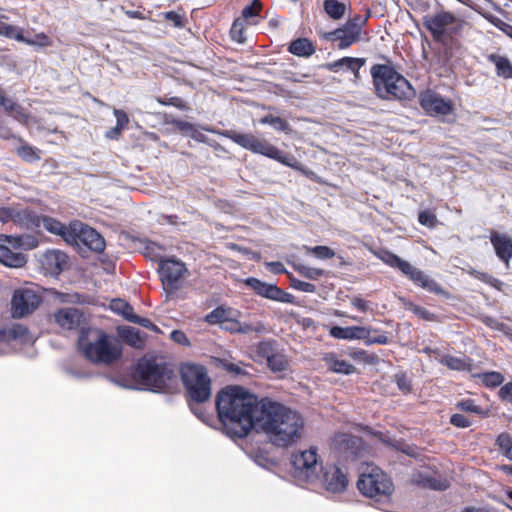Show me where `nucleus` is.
Returning a JSON list of instances; mask_svg holds the SVG:
<instances>
[{
    "label": "nucleus",
    "instance_id": "obj_1",
    "mask_svg": "<svg viewBox=\"0 0 512 512\" xmlns=\"http://www.w3.org/2000/svg\"><path fill=\"white\" fill-rule=\"evenodd\" d=\"M216 409L225 433L244 438L258 425L262 399L241 386H229L218 393Z\"/></svg>",
    "mask_w": 512,
    "mask_h": 512
},
{
    "label": "nucleus",
    "instance_id": "obj_2",
    "mask_svg": "<svg viewBox=\"0 0 512 512\" xmlns=\"http://www.w3.org/2000/svg\"><path fill=\"white\" fill-rule=\"evenodd\" d=\"M260 412L257 428L275 447L287 448L301 439L304 419L298 411L282 403L263 398Z\"/></svg>",
    "mask_w": 512,
    "mask_h": 512
},
{
    "label": "nucleus",
    "instance_id": "obj_3",
    "mask_svg": "<svg viewBox=\"0 0 512 512\" xmlns=\"http://www.w3.org/2000/svg\"><path fill=\"white\" fill-rule=\"evenodd\" d=\"M291 464L298 477H303L309 482L319 479L329 493H342L348 486L347 473L336 465L323 466L315 447L293 453Z\"/></svg>",
    "mask_w": 512,
    "mask_h": 512
},
{
    "label": "nucleus",
    "instance_id": "obj_4",
    "mask_svg": "<svg viewBox=\"0 0 512 512\" xmlns=\"http://www.w3.org/2000/svg\"><path fill=\"white\" fill-rule=\"evenodd\" d=\"M78 350L90 363L113 366L123 356L121 340L98 328H83L78 337Z\"/></svg>",
    "mask_w": 512,
    "mask_h": 512
},
{
    "label": "nucleus",
    "instance_id": "obj_5",
    "mask_svg": "<svg viewBox=\"0 0 512 512\" xmlns=\"http://www.w3.org/2000/svg\"><path fill=\"white\" fill-rule=\"evenodd\" d=\"M375 94L382 100L410 101L416 91L391 64H374L370 69Z\"/></svg>",
    "mask_w": 512,
    "mask_h": 512
},
{
    "label": "nucleus",
    "instance_id": "obj_6",
    "mask_svg": "<svg viewBox=\"0 0 512 512\" xmlns=\"http://www.w3.org/2000/svg\"><path fill=\"white\" fill-rule=\"evenodd\" d=\"M180 374L191 411L206 422L205 413L198 408V405L208 401L212 394L211 379L206 367L195 363H184L181 365Z\"/></svg>",
    "mask_w": 512,
    "mask_h": 512
},
{
    "label": "nucleus",
    "instance_id": "obj_7",
    "mask_svg": "<svg viewBox=\"0 0 512 512\" xmlns=\"http://www.w3.org/2000/svg\"><path fill=\"white\" fill-rule=\"evenodd\" d=\"M223 135L246 150L276 160L288 167L301 171L310 179L318 181V177L313 171L303 168L293 156L285 154L265 139H260L250 133H239L234 130H227Z\"/></svg>",
    "mask_w": 512,
    "mask_h": 512
},
{
    "label": "nucleus",
    "instance_id": "obj_8",
    "mask_svg": "<svg viewBox=\"0 0 512 512\" xmlns=\"http://www.w3.org/2000/svg\"><path fill=\"white\" fill-rule=\"evenodd\" d=\"M133 380L144 389L170 391L177 385V375L165 363L140 359L132 372Z\"/></svg>",
    "mask_w": 512,
    "mask_h": 512
},
{
    "label": "nucleus",
    "instance_id": "obj_9",
    "mask_svg": "<svg viewBox=\"0 0 512 512\" xmlns=\"http://www.w3.org/2000/svg\"><path fill=\"white\" fill-rule=\"evenodd\" d=\"M379 258L392 268L399 269L406 277H408L415 285L425 289L428 292L435 294H442L444 291L442 287L423 271L417 269L409 262L401 259L399 256L389 252L383 251Z\"/></svg>",
    "mask_w": 512,
    "mask_h": 512
},
{
    "label": "nucleus",
    "instance_id": "obj_10",
    "mask_svg": "<svg viewBox=\"0 0 512 512\" xmlns=\"http://www.w3.org/2000/svg\"><path fill=\"white\" fill-rule=\"evenodd\" d=\"M357 487L363 495L375 498L376 501L388 499L393 491L390 478L378 467H372L369 473L361 474Z\"/></svg>",
    "mask_w": 512,
    "mask_h": 512
},
{
    "label": "nucleus",
    "instance_id": "obj_11",
    "mask_svg": "<svg viewBox=\"0 0 512 512\" xmlns=\"http://www.w3.org/2000/svg\"><path fill=\"white\" fill-rule=\"evenodd\" d=\"M463 21L448 11H441L431 16H426L424 26L430 31L435 40H442L444 36L459 32Z\"/></svg>",
    "mask_w": 512,
    "mask_h": 512
},
{
    "label": "nucleus",
    "instance_id": "obj_12",
    "mask_svg": "<svg viewBox=\"0 0 512 512\" xmlns=\"http://www.w3.org/2000/svg\"><path fill=\"white\" fill-rule=\"evenodd\" d=\"M378 330L365 326L340 327L333 326L330 329V335L336 339L344 340H363L366 345L388 343V337L385 333L372 336L371 333H377Z\"/></svg>",
    "mask_w": 512,
    "mask_h": 512
},
{
    "label": "nucleus",
    "instance_id": "obj_13",
    "mask_svg": "<svg viewBox=\"0 0 512 512\" xmlns=\"http://www.w3.org/2000/svg\"><path fill=\"white\" fill-rule=\"evenodd\" d=\"M331 450L337 458L349 461L361 456L364 446L360 437L349 433H338L332 440Z\"/></svg>",
    "mask_w": 512,
    "mask_h": 512
},
{
    "label": "nucleus",
    "instance_id": "obj_14",
    "mask_svg": "<svg viewBox=\"0 0 512 512\" xmlns=\"http://www.w3.org/2000/svg\"><path fill=\"white\" fill-rule=\"evenodd\" d=\"M185 264L175 259L161 260L159 275L165 291L172 293L181 287V280L187 273Z\"/></svg>",
    "mask_w": 512,
    "mask_h": 512
},
{
    "label": "nucleus",
    "instance_id": "obj_15",
    "mask_svg": "<svg viewBox=\"0 0 512 512\" xmlns=\"http://www.w3.org/2000/svg\"><path fill=\"white\" fill-rule=\"evenodd\" d=\"M41 301V296L32 289L20 288L15 290L11 299L12 317L19 319L33 313Z\"/></svg>",
    "mask_w": 512,
    "mask_h": 512
},
{
    "label": "nucleus",
    "instance_id": "obj_16",
    "mask_svg": "<svg viewBox=\"0 0 512 512\" xmlns=\"http://www.w3.org/2000/svg\"><path fill=\"white\" fill-rule=\"evenodd\" d=\"M71 229L74 238L71 244L81 242L94 252L100 253L104 251L105 240L95 229L80 221H72Z\"/></svg>",
    "mask_w": 512,
    "mask_h": 512
},
{
    "label": "nucleus",
    "instance_id": "obj_17",
    "mask_svg": "<svg viewBox=\"0 0 512 512\" xmlns=\"http://www.w3.org/2000/svg\"><path fill=\"white\" fill-rule=\"evenodd\" d=\"M420 106L433 117H445L453 113L452 101L431 90L420 95Z\"/></svg>",
    "mask_w": 512,
    "mask_h": 512
},
{
    "label": "nucleus",
    "instance_id": "obj_18",
    "mask_svg": "<svg viewBox=\"0 0 512 512\" xmlns=\"http://www.w3.org/2000/svg\"><path fill=\"white\" fill-rule=\"evenodd\" d=\"M257 352L266 360L267 366L273 373H283L289 369L288 357L277 349L274 341L260 342Z\"/></svg>",
    "mask_w": 512,
    "mask_h": 512
},
{
    "label": "nucleus",
    "instance_id": "obj_19",
    "mask_svg": "<svg viewBox=\"0 0 512 512\" xmlns=\"http://www.w3.org/2000/svg\"><path fill=\"white\" fill-rule=\"evenodd\" d=\"M245 285L251 288L256 294L281 303H293L294 296L283 291L274 284L262 282L261 280L250 277L245 280Z\"/></svg>",
    "mask_w": 512,
    "mask_h": 512
},
{
    "label": "nucleus",
    "instance_id": "obj_20",
    "mask_svg": "<svg viewBox=\"0 0 512 512\" xmlns=\"http://www.w3.org/2000/svg\"><path fill=\"white\" fill-rule=\"evenodd\" d=\"M324 39L330 42H337L339 49H346L360 40V34L346 24L333 31L324 34Z\"/></svg>",
    "mask_w": 512,
    "mask_h": 512
},
{
    "label": "nucleus",
    "instance_id": "obj_21",
    "mask_svg": "<svg viewBox=\"0 0 512 512\" xmlns=\"http://www.w3.org/2000/svg\"><path fill=\"white\" fill-rule=\"evenodd\" d=\"M490 241L497 257L508 265L512 258V238L507 234L492 231Z\"/></svg>",
    "mask_w": 512,
    "mask_h": 512
},
{
    "label": "nucleus",
    "instance_id": "obj_22",
    "mask_svg": "<svg viewBox=\"0 0 512 512\" xmlns=\"http://www.w3.org/2000/svg\"><path fill=\"white\" fill-rule=\"evenodd\" d=\"M240 316L230 317L221 328L230 333L249 334L252 332L262 333L265 327L261 322H241Z\"/></svg>",
    "mask_w": 512,
    "mask_h": 512
},
{
    "label": "nucleus",
    "instance_id": "obj_23",
    "mask_svg": "<svg viewBox=\"0 0 512 512\" xmlns=\"http://www.w3.org/2000/svg\"><path fill=\"white\" fill-rule=\"evenodd\" d=\"M68 264V256L59 250L47 251L44 254L43 265L51 275H59Z\"/></svg>",
    "mask_w": 512,
    "mask_h": 512
},
{
    "label": "nucleus",
    "instance_id": "obj_24",
    "mask_svg": "<svg viewBox=\"0 0 512 512\" xmlns=\"http://www.w3.org/2000/svg\"><path fill=\"white\" fill-rule=\"evenodd\" d=\"M82 319V313L74 307L62 308L55 314V321L67 330L76 329Z\"/></svg>",
    "mask_w": 512,
    "mask_h": 512
},
{
    "label": "nucleus",
    "instance_id": "obj_25",
    "mask_svg": "<svg viewBox=\"0 0 512 512\" xmlns=\"http://www.w3.org/2000/svg\"><path fill=\"white\" fill-rule=\"evenodd\" d=\"M0 106L3 110L16 121L27 124L29 121V115L26 110L13 99L9 98L4 94L0 100Z\"/></svg>",
    "mask_w": 512,
    "mask_h": 512
},
{
    "label": "nucleus",
    "instance_id": "obj_26",
    "mask_svg": "<svg viewBox=\"0 0 512 512\" xmlns=\"http://www.w3.org/2000/svg\"><path fill=\"white\" fill-rule=\"evenodd\" d=\"M42 226L50 233L61 236L67 243H72L74 240L71 223L66 226L52 217L45 216L42 218Z\"/></svg>",
    "mask_w": 512,
    "mask_h": 512
},
{
    "label": "nucleus",
    "instance_id": "obj_27",
    "mask_svg": "<svg viewBox=\"0 0 512 512\" xmlns=\"http://www.w3.org/2000/svg\"><path fill=\"white\" fill-rule=\"evenodd\" d=\"M26 256L21 252H15L11 246L0 244V263L11 268H20L26 264Z\"/></svg>",
    "mask_w": 512,
    "mask_h": 512
},
{
    "label": "nucleus",
    "instance_id": "obj_28",
    "mask_svg": "<svg viewBox=\"0 0 512 512\" xmlns=\"http://www.w3.org/2000/svg\"><path fill=\"white\" fill-rule=\"evenodd\" d=\"M364 64V58L343 57L327 64V68L333 72H338L340 69L345 68L350 70L354 74L355 78H359V70Z\"/></svg>",
    "mask_w": 512,
    "mask_h": 512
},
{
    "label": "nucleus",
    "instance_id": "obj_29",
    "mask_svg": "<svg viewBox=\"0 0 512 512\" xmlns=\"http://www.w3.org/2000/svg\"><path fill=\"white\" fill-rule=\"evenodd\" d=\"M378 439L385 445L410 456L416 457L418 455L417 447L415 445L408 444L403 440H397L392 438L386 433L378 432L375 434Z\"/></svg>",
    "mask_w": 512,
    "mask_h": 512
},
{
    "label": "nucleus",
    "instance_id": "obj_30",
    "mask_svg": "<svg viewBox=\"0 0 512 512\" xmlns=\"http://www.w3.org/2000/svg\"><path fill=\"white\" fill-rule=\"evenodd\" d=\"M241 312L224 306H218L205 316V321L209 324H219L222 326L230 317L240 316Z\"/></svg>",
    "mask_w": 512,
    "mask_h": 512
},
{
    "label": "nucleus",
    "instance_id": "obj_31",
    "mask_svg": "<svg viewBox=\"0 0 512 512\" xmlns=\"http://www.w3.org/2000/svg\"><path fill=\"white\" fill-rule=\"evenodd\" d=\"M119 337L133 348H142L144 346V337L139 329L130 326H122L118 328Z\"/></svg>",
    "mask_w": 512,
    "mask_h": 512
},
{
    "label": "nucleus",
    "instance_id": "obj_32",
    "mask_svg": "<svg viewBox=\"0 0 512 512\" xmlns=\"http://www.w3.org/2000/svg\"><path fill=\"white\" fill-rule=\"evenodd\" d=\"M328 369L335 373L349 375L355 372L356 368L351 363L339 359L334 353H329L324 357Z\"/></svg>",
    "mask_w": 512,
    "mask_h": 512
},
{
    "label": "nucleus",
    "instance_id": "obj_33",
    "mask_svg": "<svg viewBox=\"0 0 512 512\" xmlns=\"http://www.w3.org/2000/svg\"><path fill=\"white\" fill-rule=\"evenodd\" d=\"M487 59L495 65L498 76L505 79L512 78V63L507 57L498 54H489Z\"/></svg>",
    "mask_w": 512,
    "mask_h": 512
},
{
    "label": "nucleus",
    "instance_id": "obj_34",
    "mask_svg": "<svg viewBox=\"0 0 512 512\" xmlns=\"http://www.w3.org/2000/svg\"><path fill=\"white\" fill-rule=\"evenodd\" d=\"M2 237L8 242V244L15 249L21 248L24 250L33 249L38 245V240L36 237L28 234L18 235V236H7L2 235Z\"/></svg>",
    "mask_w": 512,
    "mask_h": 512
},
{
    "label": "nucleus",
    "instance_id": "obj_35",
    "mask_svg": "<svg viewBox=\"0 0 512 512\" xmlns=\"http://www.w3.org/2000/svg\"><path fill=\"white\" fill-rule=\"evenodd\" d=\"M440 363L447 366L451 370L470 371L472 368V360L466 356L456 357L444 355L440 359Z\"/></svg>",
    "mask_w": 512,
    "mask_h": 512
},
{
    "label": "nucleus",
    "instance_id": "obj_36",
    "mask_svg": "<svg viewBox=\"0 0 512 512\" xmlns=\"http://www.w3.org/2000/svg\"><path fill=\"white\" fill-rule=\"evenodd\" d=\"M288 50L290 53L299 57H310L315 53L313 43L307 38H298L292 41Z\"/></svg>",
    "mask_w": 512,
    "mask_h": 512
},
{
    "label": "nucleus",
    "instance_id": "obj_37",
    "mask_svg": "<svg viewBox=\"0 0 512 512\" xmlns=\"http://www.w3.org/2000/svg\"><path fill=\"white\" fill-rule=\"evenodd\" d=\"M420 479L418 483L421 484L424 488H429L436 491H443L449 488V481L445 478H442L439 475H419Z\"/></svg>",
    "mask_w": 512,
    "mask_h": 512
},
{
    "label": "nucleus",
    "instance_id": "obj_38",
    "mask_svg": "<svg viewBox=\"0 0 512 512\" xmlns=\"http://www.w3.org/2000/svg\"><path fill=\"white\" fill-rule=\"evenodd\" d=\"M28 334V329L21 324H13L12 326L0 330V342H10L12 340H21Z\"/></svg>",
    "mask_w": 512,
    "mask_h": 512
},
{
    "label": "nucleus",
    "instance_id": "obj_39",
    "mask_svg": "<svg viewBox=\"0 0 512 512\" xmlns=\"http://www.w3.org/2000/svg\"><path fill=\"white\" fill-rule=\"evenodd\" d=\"M323 7L327 15L334 19H341L346 11V5L338 0H324Z\"/></svg>",
    "mask_w": 512,
    "mask_h": 512
},
{
    "label": "nucleus",
    "instance_id": "obj_40",
    "mask_svg": "<svg viewBox=\"0 0 512 512\" xmlns=\"http://www.w3.org/2000/svg\"><path fill=\"white\" fill-rule=\"evenodd\" d=\"M474 377L478 378L488 388L498 387L504 381L503 375L497 371L479 373L474 375Z\"/></svg>",
    "mask_w": 512,
    "mask_h": 512
},
{
    "label": "nucleus",
    "instance_id": "obj_41",
    "mask_svg": "<svg viewBox=\"0 0 512 512\" xmlns=\"http://www.w3.org/2000/svg\"><path fill=\"white\" fill-rule=\"evenodd\" d=\"M223 368L232 376L238 379H243L245 377H248L250 375V372L248 371V368H251L250 365H245L241 362L234 363V362H223Z\"/></svg>",
    "mask_w": 512,
    "mask_h": 512
},
{
    "label": "nucleus",
    "instance_id": "obj_42",
    "mask_svg": "<svg viewBox=\"0 0 512 512\" xmlns=\"http://www.w3.org/2000/svg\"><path fill=\"white\" fill-rule=\"evenodd\" d=\"M109 306L113 312L121 315L127 321L134 313L133 307L122 299H113Z\"/></svg>",
    "mask_w": 512,
    "mask_h": 512
},
{
    "label": "nucleus",
    "instance_id": "obj_43",
    "mask_svg": "<svg viewBox=\"0 0 512 512\" xmlns=\"http://www.w3.org/2000/svg\"><path fill=\"white\" fill-rule=\"evenodd\" d=\"M141 244L143 245V253L146 257L154 261L161 258L164 252V248L161 245L149 240H143Z\"/></svg>",
    "mask_w": 512,
    "mask_h": 512
},
{
    "label": "nucleus",
    "instance_id": "obj_44",
    "mask_svg": "<svg viewBox=\"0 0 512 512\" xmlns=\"http://www.w3.org/2000/svg\"><path fill=\"white\" fill-rule=\"evenodd\" d=\"M259 122L261 124L270 125L275 130H278V131H284V132L290 131V126H289L288 122L278 116H273V115L269 114V115L262 117L259 120Z\"/></svg>",
    "mask_w": 512,
    "mask_h": 512
},
{
    "label": "nucleus",
    "instance_id": "obj_45",
    "mask_svg": "<svg viewBox=\"0 0 512 512\" xmlns=\"http://www.w3.org/2000/svg\"><path fill=\"white\" fill-rule=\"evenodd\" d=\"M294 268L301 276L310 280H317L325 273L323 269L312 268L302 264L294 265Z\"/></svg>",
    "mask_w": 512,
    "mask_h": 512
},
{
    "label": "nucleus",
    "instance_id": "obj_46",
    "mask_svg": "<svg viewBox=\"0 0 512 512\" xmlns=\"http://www.w3.org/2000/svg\"><path fill=\"white\" fill-rule=\"evenodd\" d=\"M0 35H4L9 38L16 39L17 41L24 42L26 44H33L29 38L23 36V33L20 29L13 25L6 24L3 31H0Z\"/></svg>",
    "mask_w": 512,
    "mask_h": 512
},
{
    "label": "nucleus",
    "instance_id": "obj_47",
    "mask_svg": "<svg viewBox=\"0 0 512 512\" xmlns=\"http://www.w3.org/2000/svg\"><path fill=\"white\" fill-rule=\"evenodd\" d=\"M306 252L314 255L319 259H330L335 256V252L328 246H315V247H305Z\"/></svg>",
    "mask_w": 512,
    "mask_h": 512
},
{
    "label": "nucleus",
    "instance_id": "obj_48",
    "mask_svg": "<svg viewBox=\"0 0 512 512\" xmlns=\"http://www.w3.org/2000/svg\"><path fill=\"white\" fill-rule=\"evenodd\" d=\"M496 444L499 449L502 451V454L507 457L512 452V437L510 434L503 432L498 435L496 439Z\"/></svg>",
    "mask_w": 512,
    "mask_h": 512
},
{
    "label": "nucleus",
    "instance_id": "obj_49",
    "mask_svg": "<svg viewBox=\"0 0 512 512\" xmlns=\"http://www.w3.org/2000/svg\"><path fill=\"white\" fill-rule=\"evenodd\" d=\"M17 153L22 159H24L25 161H28V162H33V161L39 160V158H40L38 156L36 150L29 145L20 146L17 149Z\"/></svg>",
    "mask_w": 512,
    "mask_h": 512
},
{
    "label": "nucleus",
    "instance_id": "obj_50",
    "mask_svg": "<svg viewBox=\"0 0 512 512\" xmlns=\"http://www.w3.org/2000/svg\"><path fill=\"white\" fill-rule=\"evenodd\" d=\"M291 286L301 292L305 293H314L316 291V286L312 283L301 281L294 277H290Z\"/></svg>",
    "mask_w": 512,
    "mask_h": 512
},
{
    "label": "nucleus",
    "instance_id": "obj_51",
    "mask_svg": "<svg viewBox=\"0 0 512 512\" xmlns=\"http://www.w3.org/2000/svg\"><path fill=\"white\" fill-rule=\"evenodd\" d=\"M262 4L259 0H254L250 5L246 6L242 10V16L244 19L248 20L250 18L256 17L261 11Z\"/></svg>",
    "mask_w": 512,
    "mask_h": 512
},
{
    "label": "nucleus",
    "instance_id": "obj_52",
    "mask_svg": "<svg viewBox=\"0 0 512 512\" xmlns=\"http://www.w3.org/2000/svg\"><path fill=\"white\" fill-rule=\"evenodd\" d=\"M456 406L458 409L465 411V412H470V413H475V414L483 413L482 409L478 405H476L474 400H472V399L462 400V401L458 402Z\"/></svg>",
    "mask_w": 512,
    "mask_h": 512
},
{
    "label": "nucleus",
    "instance_id": "obj_53",
    "mask_svg": "<svg viewBox=\"0 0 512 512\" xmlns=\"http://www.w3.org/2000/svg\"><path fill=\"white\" fill-rule=\"evenodd\" d=\"M418 220L422 225L427 227H434L437 223L436 215L430 210H424L420 212Z\"/></svg>",
    "mask_w": 512,
    "mask_h": 512
},
{
    "label": "nucleus",
    "instance_id": "obj_54",
    "mask_svg": "<svg viewBox=\"0 0 512 512\" xmlns=\"http://www.w3.org/2000/svg\"><path fill=\"white\" fill-rule=\"evenodd\" d=\"M164 19L167 21H170L174 24L175 27L182 28L185 26V18L183 15L175 12V11H168L163 14Z\"/></svg>",
    "mask_w": 512,
    "mask_h": 512
},
{
    "label": "nucleus",
    "instance_id": "obj_55",
    "mask_svg": "<svg viewBox=\"0 0 512 512\" xmlns=\"http://www.w3.org/2000/svg\"><path fill=\"white\" fill-rule=\"evenodd\" d=\"M230 34L232 39L238 43H243L245 41V37L243 36V26L239 20H236L233 23Z\"/></svg>",
    "mask_w": 512,
    "mask_h": 512
},
{
    "label": "nucleus",
    "instance_id": "obj_56",
    "mask_svg": "<svg viewBox=\"0 0 512 512\" xmlns=\"http://www.w3.org/2000/svg\"><path fill=\"white\" fill-rule=\"evenodd\" d=\"M395 381L398 388L403 393H409L411 391V383L408 377L405 374H396Z\"/></svg>",
    "mask_w": 512,
    "mask_h": 512
},
{
    "label": "nucleus",
    "instance_id": "obj_57",
    "mask_svg": "<svg viewBox=\"0 0 512 512\" xmlns=\"http://www.w3.org/2000/svg\"><path fill=\"white\" fill-rule=\"evenodd\" d=\"M450 423L459 428H467L471 425L470 420L462 414H453L450 418Z\"/></svg>",
    "mask_w": 512,
    "mask_h": 512
},
{
    "label": "nucleus",
    "instance_id": "obj_58",
    "mask_svg": "<svg viewBox=\"0 0 512 512\" xmlns=\"http://www.w3.org/2000/svg\"><path fill=\"white\" fill-rule=\"evenodd\" d=\"M366 22V18H363L360 15H356L350 18L345 24L350 28H353L357 31L358 34H361V29Z\"/></svg>",
    "mask_w": 512,
    "mask_h": 512
},
{
    "label": "nucleus",
    "instance_id": "obj_59",
    "mask_svg": "<svg viewBox=\"0 0 512 512\" xmlns=\"http://www.w3.org/2000/svg\"><path fill=\"white\" fill-rule=\"evenodd\" d=\"M114 116L116 118V125L119 128L125 129L129 123L128 115L121 109H114Z\"/></svg>",
    "mask_w": 512,
    "mask_h": 512
},
{
    "label": "nucleus",
    "instance_id": "obj_60",
    "mask_svg": "<svg viewBox=\"0 0 512 512\" xmlns=\"http://www.w3.org/2000/svg\"><path fill=\"white\" fill-rule=\"evenodd\" d=\"M129 322L138 324L142 327H145V328H148L151 330H155L157 328L149 319L140 317V316L136 315L135 313H133L132 317L129 318Z\"/></svg>",
    "mask_w": 512,
    "mask_h": 512
},
{
    "label": "nucleus",
    "instance_id": "obj_61",
    "mask_svg": "<svg viewBox=\"0 0 512 512\" xmlns=\"http://www.w3.org/2000/svg\"><path fill=\"white\" fill-rule=\"evenodd\" d=\"M351 306L361 312H367L369 310V303L361 297L355 296L350 301Z\"/></svg>",
    "mask_w": 512,
    "mask_h": 512
},
{
    "label": "nucleus",
    "instance_id": "obj_62",
    "mask_svg": "<svg viewBox=\"0 0 512 512\" xmlns=\"http://www.w3.org/2000/svg\"><path fill=\"white\" fill-rule=\"evenodd\" d=\"M499 397L512 403V382H508L500 388Z\"/></svg>",
    "mask_w": 512,
    "mask_h": 512
},
{
    "label": "nucleus",
    "instance_id": "obj_63",
    "mask_svg": "<svg viewBox=\"0 0 512 512\" xmlns=\"http://www.w3.org/2000/svg\"><path fill=\"white\" fill-rule=\"evenodd\" d=\"M30 40L32 42H34L33 44H30L31 46H36L37 45V46L45 47V46H50L51 45V40L44 33L37 34L35 36V39H30Z\"/></svg>",
    "mask_w": 512,
    "mask_h": 512
},
{
    "label": "nucleus",
    "instance_id": "obj_64",
    "mask_svg": "<svg viewBox=\"0 0 512 512\" xmlns=\"http://www.w3.org/2000/svg\"><path fill=\"white\" fill-rule=\"evenodd\" d=\"M171 338L176 343H179L182 345H189V340H188L186 334L180 330L172 331Z\"/></svg>",
    "mask_w": 512,
    "mask_h": 512
}]
</instances>
